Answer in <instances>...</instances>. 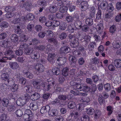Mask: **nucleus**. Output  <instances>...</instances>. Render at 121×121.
<instances>
[{
    "instance_id": "nucleus-62",
    "label": "nucleus",
    "mask_w": 121,
    "mask_h": 121,
    "mask_svg": "<svg viewBox=\"0 0 121 121\" xmlns=\"http://www.w3.org/2000/svg\"><path fill=\"white\" fill-rule=\"evenodd\" d=\"M105 90L107 91H109L111 89L110 86L109 84L107 83L104 85Z\"/></svg>"
},
{
    "instance_id": "nucleus-36",
    "label": "nucleus",
    "mask_w": 121,
    "mask_h": 121,
    "mask_svg": "<svg viewBox=\"0 0 121 121\" xmlns=\"http://www.w3.org/2000/svg\"><path fill=\"white\" fill-rule=\"evenodd\" d=\"M69 69L67 67L64 68L62 70V75L65 77L67 76L68 75Z\"/></svg>"
},
{
    "instance_id": "nucleus-33",
    "label": "nucleus",
    "mask_w": 121,
    "mask_h": 121,
    "mask_svg": "<svg viewBox=\"0 0 121 121\" xmlns=\"http://www.w3.org/2000/svg\"><path fill=\"white\" fill-rule=\"evenodd\" d=\"M65 13L60 12L56 13V17L58 19H60L63 18L65 15Z\"/></svg>"
},
{
    "instance_id": "nucleus-50",
    "label": "nucleus",
    "mask_w": 121,
    "mask_h": 121,
    "mask_svg": "<svg viewBox=\"0 0 121 121\" xmlns=\"http://www.w3.org/2000/svg\"><path fill=\"white\" fill-rule=\"evenodd\" d=\"M45 46L43 45H39L38 46H36L35 47V49L41 51L45 49Z\"/></svg>"
},
{
    "instance_id": "nucleus-18",
    "label": "nucleus",
    "mask_w": 121,
    "mask_h": 121,
    "mask_svg": "<svg viewBox=\"0 0 121 121\" xmlns=\"http://www.w3.org/2000/svg\"><path fill=\"white\" fill-rule=\"evenodd\" d=\"M52 71L54 74L57 75H59L61 73L60 69L57 67L53 68L52 70Z\"/></svg>"
},
{
    "instance_id": "nucleus-2",
    "label": "nucleus",
    "mask_w": 121,
    "mask_h": 121,
    "mask_svg": "<svg viewBox=\"0 0 121 121\" xmlns=\"http://www.w3.org/2000/svg\"><path fill=\"white\" fill-rule=\"evenodd\" d=\"M57 56L54 53H49L47 58L48 60L51 64L54 63L56 60L57 58Z\"/></svg>"
},
{
    "instance_id": "nucleus-4",
    "label": "nucleus",
    "mask_w": 121,
    "mask_h": 121,
    "mask_svg": "<svg viewBox=\"0 0 121 121\" xmlns=\"http://www.w3.org/2000/svg\"><path fill=\"white\" fill-rule=\"evenodd\" d=\"M80 4L81 8L83 9V10L84 11L87 10L89 6L88 2L86 1H83Z\"/></svg>"
},
{
    "instance_id": "nucleus-16",
    "label": "nucleus",
    "mask_w": 121,
    "mask_h": 121,
    "mask_svg": "<svg viewBox=\"0 0 121 121\" xmlns=\"http://www.w3.org/2000/svg\"><path fill=\"white\" fill-rule=\"evenodd\" d=\"M85 85V84H80L79 83V84L76 86V90L78 91H83Z\"/></svg>"
},
{
    "instance_id": "nucleus-8",
    "label": "nucleus",
    "mask_w": 121,
    "mask_h": 121,
    "mask_svg": "<svg viewBox=\"0 0 121 121\" xmlns=\"http://www.w3.org/2000/svg\"><path fill=\"white\" fill-rule=\"evenodd\" d=\"M40 97L39 94L38 93H35L31 96L30 98L33 100L35 101L39 99Z\"/></svg>"
},
{
    "instance_id": "nucleus-60",
    "label": "nucleus",
    "mask_w": 121,
    "mask_h": 121,
    "mask_svg": "<svg viewBox=\"0 0 121 121\" xmlns=\"http://www.w3.org/2000/svg\"><path fill=\"white\" fill-rule=\"evenodd\" d=\"M25 113L28 115L30 117H32L34 114L29 109H27L25 111Z\"/></svg>"
},
{
    "instance_id": "nucleus-37",
    "label": "nucleus",
    "mask_w": 121,
    "mask_h": 121,
    "mask_svg": "<svg viewBox=\"0 0 121 121\" xmlns=\"http://www.w3.org/2000/svg\"><path fill=\"white\" fill-rule=\"evenodd\" d=\"M18 89V85L16 84H14L11 87L10 90L13 92L16 91Z\"/></svg>"
},
{
    "instance_id": "nucleus-41",
    "label": "nucleus",
    "mask_w": 121,
    "mask_h": 121,
    "mask_svg": "<svg viewBox=\"0 0 121 121\" xmlns=\"http://www.w3.org/2000/svg\"><path fill=\"white\" fill-rule=\"evenodd\" d=\"M86 23L88 26H91L93 24V19L90 18H88L86 20Z\"/></svg>"
},
{
    "instance_id": "nucleus-17",
    "label": "nucleus",
    "mask_w": 121,
    "mask_h": 121,
    "mask_svg": "<svg viewBox=\"0 0 121 121\" xmlns=\"http://www.w3.org/2000/svg\"><path fill=\"white\" fill-rule=\"evenodd\" d=\"M39 53L38 52H35L32 53L31 56L33 59H35L39 58L40 57Z\"/></svg>"
},
{
    "instance_id": "nucleus-21",
    "label": "nucleus",
    "mask_w": 121,
    "mask_h": 121,
    "mask_svg": "<svg viewBox=\"0 0 121 121\" xmlns=\"http://www.w3.org/2000/svg\"><path fill=\"white\" fill-rule=\"evenodd\" d=\"M96 28L98 33L99 34L101 33L102 32L103 29V24L100 23L98 24Z\"/></svg>"
},
{
    "instance_id": "nucleus-49",
    "label": "nucleus",
    "mask_w": 121,
    "mask_h": 121,
    "mask_svg": "<svg viewBox=\"0 0 121 121\" xmlns=\"http://www.w3.org/2000/svg\"><path fill=\"white\" fill-rule=\"evenodd\" d=\"M33 51V49L32 48H30L25 49V54L26 55H30L32 53Z\"/></svg>"
},
{
    "instance_id": "nucleus-10",
    "label": "nucleus",
    "mask_w": 121,
    "mask_h": 121,
    "mask_svg": "<svg viewBox=\"0 0 121 121\" xmlns=\"http://www.w3.org/2000/svg\"><path fill=\"white\" fill-rule=\"evenodd\" d=\"M58 111L57 109H54L50 110L48 111V114L51 116H55L57 115Z\"/></svg>"
},
{
    "instance_id": "nucleus-64",
    "label": "nucleus",
    "mask_w": 121,
    "mask_h": 121,
    "mask_svg": "<svg viewBox=\"0 0 121 121\" xmlns=\"http://www.w3.org/2000/svg\"><path fill=\"white\" fill-rule=\"evenodd\" d=\"M39 40L37 39L36 38H34L32 39L30 44L33 45L37 44Z\"/></svg>"
},
{
    "instance_id": "nucleus-32",
    "label": "nucleus",
    "mask_w": 121,
    "mask_h": 121,
    "mask_svg": "<svg viewBox=\"0 0 121 121\" xmlns=\"http://www.w3.org/2000/svg\"><path fill=\"white\" fill-rule=\"evenodd\" d=\"M94 112L95 113L94 115L95 118H99L101 115V112L99 109L95 110Z\"/></svg>"
},
{
    "instance_id": "nucleus-38",
    "label": "nucleus",
    "mask_w": 121,
    "mask_h": 121,
    "mask_svg": "<svg viewBox=\"0 0 121 121\" xmlns=\"http://www.w3.org/2000/svg\"><path fill=\"white\" fill-rule=\"evenodd\" d=\"M24 101V100H23L21 99H19L17 100L16 104L17 105L19 106L22 105L26 104Z\"/></svg>"
},
{
    "instance_id": "nucleus-12",
    "label": "nucleus",
    "mask_w": 121,
    "mask_h": 121,
    "mask_svg": "<svg viewBox=\"0 0 121 121\" xmlns=\"http://www.w3.org/2000/svg\"><path fill=\"white\" fill-rule=\"evenodd\" d=\"M114 65L116 68H119L121 67V60L119 59H116L114 60Z\"/></svg>"
},
{
    "instance_id": "nucleus-57",
    "label": "nucleus",
    "mask_w": 121,
    "mask_h": 121,
    "mask_svg": "<svg viewBox=\"0 0 121 121\" xmlns=\"http://www.w3.org/2000/svg\"><path fill=\"white\" fill-rule=\"evenodd\" d=\"M82 121H89L90 120L89 116L87 115H84L81 118Z\"/></svg>"
},
{
    "instance_id": "nucleus-34",
    "label": "nucleus",
    "mask_w": 121,
    "mask_h": 121,
    "mask_svg": "<svg viewBox=\"0 0 121 121\" xmlns=\"http://www.w3.org/2000/svg\"><path fill=\"white\" fill-rule=\"evenodd\" d=\"M11 70L10 69L8 68H4L1 70V72L2 73L8 74L9 75V74L10 73Z\"/></svg>"
},
{
    "instance_id": "nucleus-19",
    "label": "nucleus",
    "mask_w": 121,
    "mask_h": 121,
    "mask_svg": "<svg viewBox=\"0 0 121 121\" xmlns=\"http://www.w3.org/2000/svg\"><path fill=\"white\" fill-rule=\"evenodd\" d=\"M30 106L31 109L34 111L35 110L38 108V105L36 102L31 103Z\"/></svg>"
},
{
    "instance_id": "nucleus-1",
    "label": "nucleus",
    "mask_w": 121,
    "mask_h": 121,
    "mask_svg": "<svg viewBox=\"0 0 121 121\" xmlns=\"http://www.w3.org/2000/svg\"><path fill=\"white\" fill-rule=\"evenodd\" d=\"M35 68L36 71L34 72V73L37 75H39L40 73L43 72L44 69L43 65L40 64H37Z\"/></svg>"
},
{
    "instance_id": "nucleus-23",
    "label": "nucleus",
    "mask_w": 121,
    "mask_h": 121,
    "mask_svg": "<svg viewBox=\"0 0 121 121\" xmlns=\"http://www.w3.org/2000/svg\"><path fill=\"white\" fill-rule=\"evenodd\" d=\"M82 24V22L79 20H76V23H75V25L76 28L78 29L81 28Z\"/></svg>"
},
{
    "instance_id": "nucleus-20",
    "label": "nucleus",
    "mask_w": 121,
    "mask_h": 121,
    "mask_svg": "<svg viewBox=\"0 0 121 121\" xmlns=\"http://www.w3.org/2000/svg\"><path fill=\"white\" fill-rule=\"evenodd\" d=\"M10 68L13 69H16L19 67L18 64L16 62H10L9 64Z\"/></svg>"
},
{
    "instance_id": "nucleus-54",
    "label": "nucleus",
    "mask_w": 121,
    "mask_h": 121,
    "mask_svg": "<svg viewBox=\"0 0 121 121\" xmlns=\"http://www.w3.org/2000/svg\"><path fill=\"white\" fill-rule=\"evenodd\" d=\"M42 86L43 87L44 89L47 91H48L53 87L51 85H50L48 84L46 85H45V84L43 85Z\"/></svg>"
},
{
    "instance_id": "nucleus-52",
    "label": "nucleus",
    "mask_w": 121,
    "mask_h": 121,
    "mask_svg": "<svg viewBox=\"0 0 121 121\" xmlns=\"http://www.w3.org/2000/svg\"><path fill=\"white\" fill-rule=\"evenodd\" d=\"M67 35L66 33L62 32L59 35V38L61 40L65 39L66 38Z\"/></svg>"
},
{
    "instance_id": "nucleus-6",
    "label": "nucleus",
    "mask_w": 121,
    "mask_h": 121,
    "mask_svg": "<svg viewBox=\"0 0 121 121\" xmlns=\"http://www.w3.org/2000/svg\"><path fill=\"white\" fill-rule=\"evenodd\" d=\"M70 45L72 47L75 48L78 46L79 45V43L78 41V39H76L73 41H71Z\"/></svg>"
},
{
    "instance_id": "nucleus-35",
    "label": "nucleus",
    "mask_w": 121,
    "mask_h": 121,
    "mask_svg": "<svg viewBox=\"0 0 121 121\" xmlns=\"http://www.w3.org/2000/svg\"><path fill=\"white\" fill-rule=\"evenodd\" d=\"M94 111V109L92 108H89L86 109V113L88 115H93Z\"/></svg>"
},
{
    "instance_id": "nucleus-42",
    "label": "nucleus",
    "mask_w": 121,
    "mask_h": 121,
    "mask_svg": "<svg viewBox=\"0 0 121 121\" xmlns=\"http://www.w3.org/2000/svg\"><path fill=\"white\" fill-rule=\"evenodd\" d=\"M33 84L34 87L37 89H39L40 86V83L39 82L35 81L33 82Z\"/></svg>"
},
{
    "instance_id": "nucleus-63",
    "label": "nucleus",
    "mask_w": 121,
    "mask_h": 121,
    "mask_svg": "<svg viewBox=\"0 0 121 121\" xmlns=\"http://www.w3.org/2000/svg\"><path fill=\"white\" fill-rule=\"evenodd\" d=\"M1 26L2 28H7L9 26L8 23L6 22L3 21L1 23Z\"/></svg>"
},
{
    "instance_id": "nucleus-30",
    "label": "nucleus",
    "mask_w": 121,
    "mask_h": 121,
    "mask_svg": "<svg viewBox=\"0 0 121 121\" xmlns=\"http://www.w3.org/2000/svg\"><path fill=\"white\" fill-rule=\"evenodd\" d=\"M67 5L69 8V10L71 12L75 10L76 7L75 6L70 3H68L67 4Z\"/></svg>"
},
{
    "instance_id": "nucleus-58",
    "label": "nucleus",
    "mask_w": 121,
    "mask_h": 121,
    "mask_svg": "<svg viewBox=\"0 0 121 121\" xmlns=\"http://www.w3.org/2000/svg\"><path fill=\"white\" fill-rule=\"evenodd\" d=\"M27 18L29 20H33L35 18V16L32 13H29L26 16Z\"/></svg>"
},
{
    "instance_id": "nucleus-7",
    "label": "nucleus",
    "mask_w": 121,
    "mask_h": 121,
    "mask_svg": "<svg viewBox=\"0 0 121 121\" xmlns=\"http://www.w3.org/2000/svg\"><path fill=\"white\" fill-rule=\"evenodd\" d=\"M69 60L71 62L72 66L74 67L75 65V63L77 60L76 58L73 56H71L69 58Z\"/></svg>"
},
{
    "instance_id": "nucleus-27",
    "label": "nucleus",
    "mask_w": 121,
    "mask_h": 121,
    "mask_svg": "<svg viewBox=\"0 0 121 121\" xmlns=\"http://www.w3.org/2000/svg\"><path fill=\"white\" fill-rule=\"evenodd\" d=\"M84 105L83 104H78L76 106L77 109L79 111L81 112L84 109Z\"/></svg>"
},
{
    "instance_id": "nucleus-22",
    "label": "nucleus",
    "mask_w": 121,
    "mask_h": 121,
    "mask_svg": "<svg viewBox=\"0 0 121 121\" xmlns=\"http://www.w3.org/2000/svg\"><path fill=\"white\" fill-rule=\"evenodd\" d=\"M80 113L75 111H73L71 112L70 113V116L71 117L74 116L75 119H76L80 115Z\"/></svg>"
},
{
    "instance_id": "nucleus-5",
    "label": "nucleus",
    "mask_w": 121,
    "mask_h": 121,
    "mask_svg": "<svg viewBox=\"0 0 121 121\" xmlns=\"http://www.w3.org/2000/svg\"><path fill=\"white\" fill-rule=\"evenodd\" d=\"M66 61V59L64 57H57V63L59 65H63L65 63Z\"/></svg>"
},
{
    "instance_id": "nucleus-59",
    "label": "nucleus",
    "mask_w": 121,
    "mask_h": 121,
    "mask_svg": "<svg viewBox=\"0 0 121 121\" xmlns=\"http://www.w3.org/2000/svg\"><path fill=\"white\" fill-rule=\"evenodd\" d=\"M28 37L24 35L21 37L20 41L21 42H25L28 40Z\"/></svg>"
},
{
    "instance_id": "nucleus-39",
    "label": "nucleus",
    "mask_w": 121,
    "mask_h": 121,
    "mask_svg": "<svg viewBox=\"0 0 121 121\" xmlns=\"http://www.w3.org/2000/svg\"><path fill=\"white\" fill-rule=\"evenodd\" d=\"M67 27V24L65 22H62L59 26V29L62 30H65Z\"/></svg>"
},
{
    "instance_id": "nucleus-25",
    "label": "nucleus",
    "mask_w": 121,
    "mask_h": 121,
    "mask_svg": "<svg viewBox=\"0 0 121 121\" xmlns=\"http://www.w3.org/2000/svg\"><path fill=\"white\" fill-rule=\"evenodd\" d=\"M4 10L8 12H13L15 10V9L14 7L7 6L5 8Z\"/></svg>"
},
{
    "instance_id": "nucleus-13",
    "label": "nucleus",
    "mask_w": 121,
    "mask_h": 121,
    "mask_svg": "<svg viewBox=\"0 0 121 121\" xmlns=\"http://www.w3.org/2000/svg\"><path fill=\"white\" fill-rule=\"evenodd\" d=\"M70 50V48L68 46H64L61 47L60 49L61 53H68Z\"/></svg>"
},
{
    "instance_id": "nucleus-15",
    "label": "nucleus",
    "mask_w": 121,
    "mask_h": 121,
    "mask_svg": "<svg viewBox=\"0 0 121 121\" xmlns=\"http://www.w3.org/2000/svg\"><path fill=\"white\" fill-rule=\"evenodd\" d=\"M108 4V3L106 1H102L100 4V6L102 9L105 10L107 8Z\"/></svg>"
},
{
    "instance_id": "nucleus-53",
    "label": "nucleus",
    "mask_w": 121,
    "mask_h": 121,
    "mask_svg": "<svg viewBox=\"0 0 121 121\" xmlns=\"http://www.w3.org/2000/svg\"><path fill=\"white\" fill-rule=\"evenodd\" d=\"M19 82L20 83H21L22 85L23 86L26 84V80L23 78H20Z\"/></svg>"
},
{
    "instance_id": "nucleus-51",
    "label": "nucleus",
    "mask_w": 121,
    "mask_h": 121,
    "mask_svg": "<svg viewBox=\"0 0 121 121\" xmlns=\"http://www.w3.org/2000/svg\"><path fill=\"white\" fill-rule=\"evenodd\" d=\"M7 86L6 84H3L0 86V90L3 92L7 90Z\"/></svg>"
},
{
    "instance_id": "nucleus-31",
    "label": "nucleus",
    "mask_w": 121,
    "mask_h": 121,
    "mask_svg": "<svg viewBox=\"0 0 121 121\" xmlns=\"http://www.w3.org/2000/svg\"><path fill=\"white\" fill-rule=\"evenodd\" d=\"M76 106V104L75 102L73 101H70L68 104V107L70 109H73Z\"/></svg>"
},
{
    "instance_id": "nucleus-11",
    "label": "nucleus",
    "mask_w": 121,
    "mask_h": 121,
    "mask_svg": "<svg viewBox=\"0 0 121 121\" xmlns=\"http://www.w3.org/2000/svg\"><path fill=\"white\" fill-rule=\"evenodd\" d=\"M50 109V107L48 105L43 106L41 108L40 112L42 113H45L48 111Z\"/></svg>"
},
{
    "instance_id": "nucleus-14",
    "label": "nucleus",
    "mask_w": 121,
    "mask_h": 121,
    "mask_svg": "<svg viewBox=\"0 0 121 121\" xmlns=\"http://www.w3.org/2000/svg\"><path fill=\"white\" fill-rule=\"evenodd\" d=\"M113 47L115 49H117L121 47V42L118 40H116L112 43Z\"/></svg>"
},
{
    "instance_id": "nucleus-46",
    "label": "nucleus",
    "mask_w": 121,
    "mask_h": 121,
    "mask_svg": "<svg viewBox=\"0 0 121 121\" xmlns=\"http://www.w3.org/2000/svg\"><path fill=\"white\" fill-rule=\"evenodd\" d=\"M24 51V49L19 48V49L16 51V54L18 56H21L23 54Z\"/></svg>"
},
{
    "instance_id": "nucleus-9",
    "label": "nucleus",
    "mask_w": 121,
    "mask_h": 121,
    "mask_svg": "<svg viewBox=\"0 0 121 121\" xmlns=\"http://www.w3.org/2000/svg\"><path fill=\"white\" fill-rule=\"evenodd\" d=\"M91 37L88 35H86L84 37L83 39V42L84 43L85 45L86 46L90 41Z\"/></svg>"
},
{
    "instance_id": "nucleus-28",
    "label": "nucleus",
    "mask_w": 121,
    "mask_h": 121,
    "mask_svg": "<svg viewBox=\"0 0 121 121\" xmlns=\"http://www.w3.org/2000/svg\"><path fill=\"white\" fill-rule=\"evenodd\" d=\"M23 74L27 78L31 79L33 77V74L29 71L24 72V71Z\"/></svg>"
},
{
    "instance_id": "nucleus-45",
    "label": "nucleus",
    "mask_w": 121,
    "mask_h": 121,
    "mask_svg": "<svg viewBox=\"0 0 121 121\" xmlns=\"http://www.w3.org/2000/svg\"><path fill=\"white\" fill-rule=\"evenodd\" d=\"M2 102V105L4 107H7L9 105V100L6 98L3 99Z\"/></svg>"
},
{
    "instance_id": "nucleus-29",
    "label": "nucleus",
    "mask_w": 121,
    "mask_h": 121,
    "mask_svg": "<svg viewBox=\"0 0 121 121\" xmlns=\"http://www.w3.org/2000/svg\"><path fill=\"white\" fill-rule=\"evenodd\" d=\"M18 37L17 35L16 34L12 35L11 37V39L12 42H16L18 40Z\"/></svg>"
},
{
    "instance_id": "nucleus-44",
    "label": "nucleus",
    "mask_w": 121,
    "mask_h": 121,
    "mask_svg": "<svg viewBox=\"0 0 121 121\" xmlns=\"http://www.w3.org/2000/svg\"><path fill=\"white\" fill-rule=\"evenodd\" d=\"M117 29L116 26L114 25H112L109 28V32L110 33H114Z\"/></svg>"
},
{
    "instance_id": "nucleus-61",
    "label": "nucleus",
    "mask_w": 121,
    "mask_h": 121,
    "mask_svg": "<svg viewBox=\"0 0 121 121\" xmlns=\"http://www.w3.org/2000/svg\"><path fill=\"white\" fill-rule=\"evenodd\" d=\"M48 42L50 43L56 44L57 43V40L54 38H51L48 39Z\"/></svg>"
},
{
    "instance_id": "nucleus-24",
    "label": "nucleus",
    "mask_w": 121,
    "mask_h": 121,
    "mask_svg": "<svg viewBox=\"0 0 121 121\" xmlns=\"http://www.w3.org/2000/svg\"><path fill=\"white\" fill-rule=\"evenodd\" d=\"M32 88L31 86L28 85L24 87L23 89L27 93H29L32 91Z\"/></svg>"
},
{
    "instance_id": "nucleus-47",
    "label": "nucleus",
    "mask_w": 121,
    "mask_h": 121,
    "mask_svg": "<svg viewBox=\"0 0 121 121\" xmlns=\"http://www.w3.org/2000/svg\"><path fill=\"white\" fill-rule=\"evenodd\" d=\"M107 8V11L110 12H112L114 9V7L111 3L108 4Z\"/></svg>"
},
{
    "instance_id": "nucleus-55",
    "label": "nucleus",
    "mask_w": 121,
    "mask_h": 121,
    "mask_svg": "<svg viewBox=\"0 0 121 121\" xmlns=\"http://www.w3.org/2000/svg\"><path fill=\"white\" fill-rule=\"evenodd\" d=\"M65 80V76L62 75L59 76V81L60 83L64 82Z\"/></svg>"
},
{
    "instance_id": "nucleus-3",
    "label": "nucleus",
    "mask_w": 121,
    "mask_h": 121,
    "mask_svg": "<svg viewBox=\"0 0 121 121\" xmlns=\"http://www.w3.org/2000/svg\"><path fill=\"white\" fill-rule=\"evenodd\" d=\"M1 75V78L2 80L6 81L5 83H7V86H11V83L12 82V81H10L9 80V75L8 74L2 73Z\"/></svg>"
},
{
    "instance_id": "nucleus-56",
    "label": "nucleus",
    "mask_w": 121,
    "mask_h": 121,
    "mask_svg": "<svg viewBox=\"0 0 121 121\" xmlns=\"http://www.w3.org/2000/svg\"><path fill=\"white\" fill-rule=\"evenodd\" d=\"M67 30L69 32L73 33L76 30L73 28L71 25H69L68 26Z\"/></svg>"
},
{
    "instance_id": "nucleus-48",
    "label": "nucleus",
    "mask_w": 121,
    "mask_h": 121,
    "mask_svg": "<svg viewBox=\"0 0 121 121\" xmlns=\"http://www.w3.org/2000/svg\"><path fill=\"white\" fill-rule=\"evenodd\" d=\"M65 20L68 22H72L73 20V17L69 15H67L65 18Z\"/></svg>"
},
{
    "instance_id": "nucleus-26",
    "label": "nucleus",
    "mask_w": 121,
    "mask_h": 121,
    "mask_svg": "<svg viewBox=\"0 0 121 121\" xmlns=\"http://www.w3.org/2000/svg\"><path fill=\"white\" fill-rule=\"evenodd\" d=\"M16 109V108L15 106L13 105H9L7 108L8 111L12 112H13Z\"/></svg>"
},
{
    "instance_id": "nucleus-43",
    "label": "nucleus",
    "mask_w": 121,
    "mask_h": 121,
    "mask_svg": "<svg viewBox=\"0 0 121 121\" xmlns=\"http://www.w3.org/2000/svg\"><path fill=\"white\" fill-rule=\"evenodd\" d=\"M49 11L51 13L55 12L57 10V7L55 5H52L49 7Z\"/></svg>"
},
{
    "instance_id": "nucleus-40",
    "label": "nucleus",
    "mask_w": 121,
    "mask_h": 121,
    "mask_svg": "<svg viewBox=\"0 0 121 121\" xmlns=\"http://www.w3.org/2000/svg\"><path fill=\"white\" fill-rule=\"evenodd\" d=\"M94 63L95 64H98L99 66L100 65L103 67L102 65V62L99 61V60L96 57H95L93 59Z\"/></svg>"
}]
</instances>
